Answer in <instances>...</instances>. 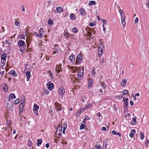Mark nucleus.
<instances>
[{
    "label": "nucleus",
    "instance_id": "obj_63",
    "mask_svg": "<svg viewBox=\"0 0 149 149\" xmlns=\"http://www.w3.org/2000/svg\"><path fill=\"white\" fill-rule=\"evenodd\" d=\"M5 72L4 71H1L0 72V74L1 75H3L4 74Z\"/></svg>",
    "mask_w": 149,
    "mask_h": 149
},
{
    "label": "nucleus",
    "instance_id": "obj_19",
    "mask_svg": "<svg viewBox=\"0 0 149 149\" xmlns=\"http://www.w3.org/2000/svg\"><path fill=\"white\" fill-rule=\"evenodd\" d=\"M30 71H28L26 72V75L27 77V81L29 80V78L30 77Z\"/></svg>",
    "mask_w": 149,
    "mask_h": 149
},
{
    "label": "nucleus",
    "instance_id": "obj_26",
    "mask_svg": "<svg viewBox=\"0 0 149 149\" xmlns=\"http://www.w3.org/2000/svg\"><path fill=\"white\" fill-rule=\"evenodd\" d=\"M42 139H39L37 140V142L36 145L38 146H40L41 144L42 143Z\"/></svg>",
    "mask_w": 149,
    "mask_h": 149
},
{
    "label": "nucleus",
    "instance_id": "obj_54",
    "mask_svg": "<svg viewBox=\"0 0 149 149\" xmlns=\"http://www.w3.org/2000/svg\"><path fill=\"white\" fill-rule=\"evenodd\" d=\"M85 119L86 120H89L90 119V118L88 117V116H85Z\"/></svg>",
    "mask_w": 149,
    "mask_h": 149
},
{
    "label": "nucleus",
    "instance_id": "obj_5",
    "mask_svg": "<svg viewBox=\"0 0 149 149\" xmlns=\"http://www.w3.org/2000/svg\"><path fill=\"white\" fill-rule=\"evenodd\" d=\"M25 98H24V97H22L20 102V109H21V107H22V109H23L24 105V103L25 102Z\"/></svg>",
    "mask_w": 149,
    "mask_h": 149
},
{
    "label": "nucleus",
    "instance_id": "obj_28",
    "mask_svg": "<svg viewBox=\"0 0 149 149\" xmlns=\"http://www.w3.org/2000/svg\"><path fill=\"white\" fill-rule=\"evenodd\" d=\"M96 2L95 1H89L88 4L89 5L96 4Z\"/></svg>",
    "mask_w": 149,
    "mask_h": 149
},
{
    "label": "nucleus",
    "instance_id": "obj_61",
    "mask_svg": "<svg viewBox=\"0 0 149 149\" xmlns=\"http://www.w3.org/2000/svg\"><path fill=\"white\" fill-rule=\"evenodd\" d=\"M116 135H118L120 137L121 136V135L119 132H117Z\"/></svg>",
    "mask_w": 149,
    "mask_h": 149
},
{
    "label": "nucleus",
    "instance_id": "obj_30",
    "mask_svg": "<svg viewBox=\"0 0 149 149\" xmlns=\"http://www.w3.org/2000/svg\"><path fill=\"white\" fill-rule=\"evenodd\" d=\"M9 97H10L11 99H15L16 98L15 95L13 93H11L9 95Z\"/></svg>",
    "mask_w": 149,
    "mask_h": 149
},
{
    "label": "nucleus",
    "instance_id": "obj_15",
    "mask_svg": "<svg viewBox=\"0 0 149 149\" xmlns=\"http://www.w3.org/2000/svg\"><path fill=\"white\" fill-rule=\"evenodd\" d=\"M61 68V64H60V65H57L56 67V71L58 73L60 71V69Z\"/></svg>",
    "mask_w": 149,
    "mask_h": 149
},
{
    "label": "nucleus",
    "instance_id": "obj_32",
    "mask_svg": "<svg viewBox=\"0 0 149 149\" xmlns=\"http://www.w3.org/2000/svg\"><path fill=\"white\" fill-rule=\"evenodd\" d=\"M140 138L141 139H143L144 137V135L143 133L142 132H140Z\"/></svg>",
    "mask_w": 149,
    "mask_h": 149
},
{
    "label": "nucleus",
    "instance_id": "obj_38",
    "mask_svg": "<svg viewBox=\"0 0 149 149\" xmlns=\"http://www.w3.org/2000/svg\"><path fill=\"white\" fill-rule=\"evenodd\" d=\"M19 98H17L14 102V103L15 104H17L19 102Z\"/></svg>",
    "mask_w": 149,
    "mask_h": 149
},
{
    "label": "nucleus",
    "instance_id": "obj_9",
    "mask_svg": "<svg viewBox=\"0 0 149 149\" xmlns=\"http://www.w3.org/2000/svg\"><path fill=\"white\" fill-rule=\"evenodd\" d=\"M65 91L64 88L61 87L59 89V95L62 97L63 94L65 93Z\"/></svg>",
    "mask_w": 149,
    "mask_h": 149
},
{
    "label": "nucleus",
    "instance_id": "obj_14",
    "mask_svg": "<svg viewBox=\"0 0 149 149\" xmlns=\"http://www.w3.org/2000/svg\"><path fill=\"white\" fill-rule=\"evenodd\" d=\"M71 35V34L69 33L68 31H64V36L65 38L69 39V36Z\"/></svg>",
    "mask_w": 149,
    "mask_h": 149
},
{
    "label": "nucleus",
    "instance_id": "obj_8",
    "mask_svg": "<svg viewBox=\"0 0 149 149\" xmlns=\"http://www.w3.org/2000/svg\"><path fill=\"white\" fill-rule=\"evenodd\" d=\"M63 10V9L61 7L59 6L56 8V9L54 10L55 13H61Z\"/></svg>",
    "mask_w": 149,
    "mask_h": 149
},
{
    "label": "nucleus",
    "instance_id": "obj_60",
    "mask_svg": "<svg viewBox=\"0 0 149 149\" xmlns=\"http://www.w3.org/2000/svg\"><path fill=\"white\" fill-rule=\"evenodd\" d=\"M130 104L132 106L134 104V102L132 100H131L130 101Z\"/></svg>",
    "mask_w": 149,
    "mask_h": 149
},
{
    "label": "nucleus",
    "instance_id": "obj_10",
    "mask_svg": "<svg viewBox=\"0 0 149 149\" xmlns=\"http://www.w3.org/2000/svg\"><path fill=\"white\" fill-rule=\"evenodd\" d=\"M47 87L48 89L51 90L54 88V85L51 82H49L48 84H47Z\"/></svg>",
    "mask_w": 149,
    "mask_h": 149
},
{
    "label": "nucleus",
    "instance_id": "obj_49",
    "mask_svg": "<svg viewBox=\"0 0 149 149\" xmlns=\"http://www.w3.org/2000/svg\"><path fill=\"white\" fill-rule=\"evenodd\" d=\"M117 132H116L115 130H113L112 132V133L113 134L115 135L116 134Z\"/></svg>",
    "mask_w": 149,
    "mask_h": 149
},
{
    "label": "nucleus",
    "instance_id": "obj_62",
    "mask_svg": "<svg viewBox=\"0 0 149 149\" xmlns=\"http://www.w3.org/2000/svg\"><path fill=\"white\" fill-rule=\"evenodd\" d=\"M103 25H104L105 24H106V20H103Z\"/></svg>",
    "mask_w": 149,
    "mask_h": 149
},
{
    "label": "nucleus",
    "instance_id": "obj_25",
    "mask_svg": "<svg viewBox=\"0 0 149 149\" xmlns=\"http://www.w3.org/2000/svg\"><path fill=\"white\" fill-rule=\"evenodd\" d=\"M103 52L102 48L101 47H99L98 50V54L99 55H102Z\"/></svg>",
    "mask_w": 149,
    "mask_h": 149
},
{
    "label": "nucleus",
    "instance_id": "obj_52",
    "mask_svg": "<svg viewBox=\"0 0 149 149\" xmlns=\"http://www.w3.org/2000/svg\"><path fill=\"white\" fill-rule=\"evenodd\" d=\"M138 21H139V19H138V18L137 17H136L135 19L134 22L135 23H137V22H138Z\"/></svg>",
    "mask_w": 149,
    "mask_h": 149
},
{
    "label": "nucleus",
    "instance_id": "obj_48",
    "mask_svg": "<svg viewBox=\"0 0 149 149\" xmlns=\"http://www.w3.org/2000/svg\"><path fill=\"white\" fill-rule=\"evenodd\" d=\"M130 67L131 69L133 68L134 67V65L132 63H130Z\"/></svg>",
    "mask_w": 149,
    "mask_h": 149
},
{
    "label": "nucleus",
    "instance_id": "obj_45",
    "mask_svg": "<svg viewBox=\"0 0 149 149\" xmlns=\"http://www.w3.org/2000/svg\"><path fill=\"white\" fill-rule=\"evenodd\" d=\"M101 87H102L103 89H105V87H106V86L105 85L104 83H101Z\"/></svg>",
    "mask_w": 149,
    "mask_h": 149
},
{
    "label": "nucleus",
    "instance_id": "obj_23",
    "mask_svg": "<svg viewBox=\"0 0 149 149\" xmlns=\"http://www.w3.org/2000/svg\"><path fill=\"white\" fill-rule=\"evenodd\" d=\"M119 13L120 14L121 18L122 17H125L124 11L121 9L119 10Z\"/></svg>",
    "mask_w": 149,
    "mask_h": 149
},
{
    "label": "nucleus",
    "instance_id": "obj_56",
    "mask_svg": "<svg viewBox=\"0 0 149 149\" xmlns=\"http://www.w3.org/2000/svg\"><path fill=\"white\" fill-rule=\"evenodd\" d=\"M49 143H47L45 145V147L47 148H48L49 147Z\"/></svg>",
    "mask_w": 149,
    "mask_h": 149
},
{
    "label": "nucleus",
    "instance_id": "obj_59",
    "mask_svg": "<svg viewBox=\"0 0 149 149\" xmlns=\"http://www.w3.org/2000/svg\"><path fill=\"white\" fill-rule=\"evenodd\" d=\"M128 98H125V99H124V98H123V100L124 101H124L127 102V101L128 100Z\"/></svg>",
    "mask_w": 149,
    "mask_h": 149
},
{
    "label": "nucleus",
    "instance_id": "obj_57",
    "mask_svg": "<svg viewBox=\"0 0 149 149\" xmlns=\"http://www.w3.org/2000/svg\"><path fill=\"white\" fill-rule=\"evenodd\" d=\"M21 8L22 9V10L23 12L25 11V8L23 6H21Z\"/></svg>",
    "mask_w": 149,
    "mask_h": 149
},
{
    "label": "nucleus",
    "instance_id": "obj_35",
    "mask_svg": "<svg viewBox=\"0 0 149 149\" xmlns=\"http://www.w3.org/2000/svg\"><path fill=\"white\" fill-rule=\"evenodd\" d=\"M8 86L6 85H4L3 87V90L5 92H6L8 90Z\"/></svg>",
    "mask_w": 149,
    "mask_h": 149
},
{
    "label": "nucleus",
    "instance_id": "obj_39",
    "mask_svg": "<svg viewBox=\"0 0 149 149\" xmlns=\"http://www.w3.org/2000/svg\"><path fill=\"white\" fill-rule=\"evenodd\" d=\"M1 65L2 66V68L3 69V67L4 66V65L5 64L6 61H2V60H1Z\"/></svg>",
    "mask_w": 149,
    "mask_h": 149
},
{
    "label": "nucleus",
    "instance_id": "obj_7",
    "mask_svg": "<svg viewBox=\"0 0 149 149\" xmlns=\"http://www.w3.org/2000/svg\"><path fill=\"white\" fill-rule=\"evenodd\" d=\"M39 109V106L36 104H34L33 108V111L36 115L38 114V110Z\"/></svg>",
    "mask_w": 149,
    "mask_h": 149
},
{
    "label": "nucleus",
    "instance_id": "obj_29",
    "mask_svg": "<svg viewBox=\"0 0 149 149\" xmlns=\"http://www.w3.org/2000/svg\"><path fill=\"white\" fill-rule=\"evenodd\" d=\"M76 75L75 74H71V75H70V77H73V78H71V79H73V78H74V79L76 81H77L78 79L77 77H75V76H76Z\"/></svg>",
    "mask_w": 149,
    "mask_h": 149
},
{
    "label": "nucleus",
    "instance_id": "obj_53",
    "mask_svg": "<svg viewBox=\"0 0 149 149\" xmlns=\"http://www.w3.org/2000/svg\"><path fill=\"white\" fill-rule=\"evenodd\" d=\"M101 130H102V131H106V127H102V128H101Z\"/></svg>",
    "mask_w": 149,
    "mask_h": 149
},
{
    "label": "nucleus",
    "instance_id": "obj_58",
    "mask_svg": "<svg viewBox=\"0 0 149 149\" xmlns=\"http://www.w3.org/2000/svg\"><path fill=\"white\" fill-rule=\"evenodd\" d=\"M20 38L21 39H24V38H25L23 35H21L20 36Z\"/></svg>",
    "mask_w": 149,
    "mask_h": 149
},
{
    "label": "nucleus",
    "instance_id": "obj_21",
    "mask_svg": "<svg viewBox=\"0 0 149 149\" xmlns=\"http://www.w3.org/2000/svg\"><path fill=\"white\" fill-rule=\"evenodd\" d=\"M131 132L130 134V136L131 138H132L134 134H135L136 131L135 130L133 129L131 130Z\"/></svg>",
    "mask_w": 149,
    "mask_h": 149
},
{
    "label": "nucleus",
    "instance_id": "obj_46",
    "mask_svg": "<svg viewBox=\"0 0 149 149\" xmlns=\"http://www.w3.org/2000/svg\"><path fill=\"white\" fill-rule=\"evenodd\" d=\"M53 22L51 19H49L48 22V24L50 25H51L53 24Z\"/></svg>",
    "mask_w": 149,
    "mask_h": 149
},
{
    "label": "nucleus",
    "instance_id": "obj_55",
    "mask_svg": "<svg viewBox=\"0 0 149 149\" xmlns=\"http://www.w3.org/2000/svg\"><path fill=\"white\" fill-rule=\"evenodd\" d=\"M94 25H95V24H93V22L90 23L89 24V26H93Z\"/></svg>",
    "mask_w": 149,
    "mask_h": 149
},
{
    "label": "nucleus",
    "instance_id": "obj_20",
    "mask_svg": "<svg viewBox=\"0 0 149 149\" xmlns=\"http://www.w3.org/2000/svg\"><path fill=\"white\" fill-rule=\"evenodd\" d=\"M10 74L12 76H16L17 75V74L16 73L15 71L13 70H11L10 72Z\"/></svg>",
    "mask_w": 149,
    "mask_h": 149
},
{
    "label": "nucleus",
    "instance_id": "obj_17",
    "mask_svg": "<svg viewBox=\"0 0 149 149\" xmlns=\"http://www.w3.org/2000/svg\"><path fill=\"white\" fill-rule=\"evenodd\" d=\"M7 54L4 53V54H2L1 56V60L2 61H6V59Z\"/></svg>",
    "mask_w": 149,
    "mask_h": 149
},
{
    "label": "nucleus",
    "instance_id": "obj_18",
    "mask_svg": "<svg viewBox=\"0 0 149 149\" xmlns=\"http://www.w3.org/2000/svg\"><path fill=\"white\" fill-rule=\"evenodd\" d=\"M62 127L61 126L59 125L58 126L57 129V130L56 131V133H58V132H62Z\"/></svg>",
    "mask_w": 149,
    "mask_h": 149
},
{
    "label": "nucleus",
    "instance_id": "obj_13",
    "mask_svg": "<svg viewBox=\"0 0 149 149\" xmlns=\"http://www.w3.org/2000/svg\"><path fill=\"white\" fill-rule=\"evenodd\" d=\"M38 35V37L40 38H42L43 36V29L42 28H40V30L39 31V34Z\"/></svg>",
    "mask_w": 149,
    "mask_h": 149
},
{
    "label": "nucleus",
    "instance_id": "obj_33",
    "mask_svg": "<svg viewBox=\"0 0 149 149\" xmlns=\"http://www.w3.org/2000/svg\"><path fill=\"white\" fill-rule=\"evenodd\" d=\"M136 117L134 116L132 119V124L134 125L136 124Z\"/></svg>",
    "mask_w": 149,
    "mask_h": 149
},
{
    "label": "nucleus",
    "instance_id": "obj_43",
    "mask_svg": "<svg viewBox=\"0 0 149 149\" xmlns=\"http://www.w3.org/2000/svg\"><path fill=\"white\" fill-rule=\"evenodd\" d=\"M85 127V125L84 124H82L80 126V130H81L83 129H84Z\"/></svg>",
    "mask_w": 149,
    "mask_h": 149
},
{
    "label": "nucleus",
    "instance_id": "obj_34",
    "mask_svg": "<svg viewBox=\"0 0 149 149\" xmlns=\"http://www.w3.org/2000/svg\"><path fill=\"white\" fill-rule=\"evenodd\" d=\"M15 24L17 26H19L20 25V24L19 22L17 20H15Z\"/></svg>",
    "mask_w": 149,
    "mask_h": 149
},
{
    "label": "nucleus",
    "instance_id": "obj_1",
    "mask_svg": "<svg viewBox=\"0 0 149 149\" xmlns=\"http://www.w3.org/2000/svg\"><path fill=\"white\" fill-rule=\"evenodd\" d=\"M78 70L77 76L78 80H80L83 77L84 74V70L81 68H79Z\"/></svg>",
    "mask_w": 149,
    "mask_h": 149
},
{
    "label": "nucleus",
    "instance_id": "obj_64",
    "mask_svg": "<svg viewBox=\"0 0 149 149\" xmlns=\"http://www.w3.org/2000/svg\"><path fill=\"white\" fill-rule=\"evenodd\" d=\"M97 116L98 117L101 116V114L100 113V112H99V113H97Z\"/></svg>",
    "mask_w": 149,
    "mask_h": 149
},
{
    "label": "nucleus",
    "instance_id": "obj_40",
    "mask_svg": "<svg viewBox=\"0 0 149 149\" xmlns=\"http://www.w3.org/2000/svg\"><path fill=\"white\" fill-rule=\"evenodd\" d=\"M92 105V104H87L86 106L85 107V109L90 108L91 107Z\"/></svg>",
    "mask_w": 149,
    "mask_h": 149
},
{
    "label": "nucleus",
    "instance_id": "obj_51",
    "mask_svg": "<svg viewBox=\"0 0 149 149\" xmlns=\"http://www.w3.org/2000/svg\"><path fill=\"white\" fill-rule=\"evenodd\" d=\"M33 35L36 36H38V35L36 32H34Z\"/></svg>",
    "mask_w": 149,
    "mask_h": 149
},
{
    "label": "nucleus",
    "instance_id": "obj_12",
    "mask_svg": "<svg viewBox=\"0 0 149 149\" xmlns=\"http://www.w3.org/2000/svg\"><path fill=\"white\" fill-rule=\"evenodd\" d=\"M79 14L82 16L86 15V11L85 10L84 8H82L79 10Z\"/></svg>",
    "mask_w": 149,
    "mask_h": 149
},
{
    "label": "nucleus",
    "instance_id": "obj_37",
    "mask_svg": "<svg viewBox=\"0 0 149 149\" xmlns=\"http://www.w3.org/2000/svg\"><path fill=\"white\" fill-rule=\"evenodd\" d=\"M72 31L74 33H76L78 31L76 27H74L72 28Z\"/></svg>",
    "mask_w": 149,
    "mask_h": 149
},
{
    "label": "nucleus",
    "instance_id": "obj_24",
    "mask_svg": "<svg viewBox=\"0 0 149 149\" xmlns=\"http://www.w3.org/2000/svg\"><path fill=\"white\" fill-rule=\"evenodd\" d=\"M70 18L71 20H75L76 19V17L73 13H71L70 16Z\"/></svg>",
    "mask_w": 149,
    "mask_h": 149
},
{
    "label": "nucleus",
    "instance_id": "obj_41",
    "mask_svg": "<svg viewBox=\"0 0 149 149\" xmlns=\"http://www.w3.org/2000/svg\"><path fill=\"white\" fill-rule=\"evenodd\" d=\"M123 93L124 95H126L128 93V91L127 90H124L123 91Z\"/></svg>",
    "mask_w": 149,
    "mask_h": 149
},
{
    "label": "nucleus",
    "instance_id": "obj_11",
    "mask_svg": "<svg viewBox=\"0 0 149 149\" xmlns=\"http://www.w3.org/2000/svg\"><path fill=\"white\" fill-rule=\"evenodd\" d=\"M75 56L73 54L71 55L69 57V60L70 61V62L73 63L75 61Z\"/></svg>",
    "mask_w": 149,
    "mask_h": 149
},
{
    "label": "nucleus",
    "instance_id": "obj_31",
    "mask_svg": "<svg viewBox=\"0 0 149 149\" xmlns=\"http://www.w3.org/2000/svg\"><path fill=\"white\" fill-rule=\"evenodd\" d=\"M67 127V125L66 124H64L63 126V134H65V130Z\"/></svg>",
    "mask_w": 149,
    "mask_h": 149
},
{
    "label": "nucleus",
    "instance_id": "obj_44",
    "mask_svg": "<svg viewBox=\"0 0 149 149\" xmlns=\"http://www.w3.org/2000/svg\"><path fill=\"white\" fill-rule=\"evenodd\" d=\"M95 147L96 149H101V145H99L97 146V145H95Z\"/></svg>",
    "mask_w": 149,
    "mask_h": 149
},
{
    "label": "nucleus",
    "instance_id": "obj_3",
    "mask_svg": "<svg viewBox=\"0 0 149 149\" xmlns=\"http://www.w3.org/2000/svg\"><path fill=\"white\" fill-rule=\"evenodd\" d=\"M6 107L7 109L10 110H12L13 107V104L12 102H7Z\"/></svg>",
    "mask_w": 149,
    "mask_h": 149
},
{
    "label": "nucleus",
    "instance_id": "obj_4",
    "mask_svg": "<svg viewBox=\"0 0 149 149\" xmlns=\"http://www.w3.org/2000/svg\"><path fill=\"white\" fill-rule=\"evenodd\" d=\"M82 59V56L81 54H79L77 56L76 60V63L74 65H76L77 64H79L81 61Z\"/></svg>",
    "mask_w": 149,
    "mask_h": 149
},
{
    "label": "nucleus",
    "instance_id": "obj_6",
    "mask_svg": "<svg viewBox=\"0 0 149 149\" xmlns=\"http://www.w3.org/2000/svg\"><path fill=\"white\" fill-rule=\"evenodd\" d=\"M18 44L19 47H23L24 48L26 47L25 42L23 40H19Z\"/></svg>",
    "mask_w": 149,
    "mask_h": 149
},
{
    "label": "nucleus",
    "instance_id": "obj_16",
    "mask_svg": "<svg viewBox=\"0 0 149 149\" xmlns=\"http://www.w3.org/2000/svg\"><path fill=\"white\" fill-rule=\"evenodd\" d=\"M127 82V80L126 79H123L122 80V82L121 83V86L123 87H124L125 86Z\"/></svg>",
    "mask_w": 149,
    "mask_h": 149
},
{
    "label": "nucleus",
    "instance_id": "obj_42",
    "mask_svg": "<svg viewBox=\"0 0 149 149\" xmlns=\"http://www.w3.org/2000/svg\"><path fill=\"white\" fill-rule=\"evenodd\" d=\"M128 103L127 102L124 101V105L125 108H127L128 106Z\"/></svg>",
    "mask_w": 149,
    "mask_h": 149
},
{
    "label": "nucleus",
    "instance_id": "obj_47",
    "mask_svg": "<svg viewBox=\"0 0 149 149\" xmlns=\"http://www.w3.org/2000/svg\"><path fill=\"white\" fill-rule=\"evenodd\" d=\"M85 109V108H82L80 110L79 112V113H82L84 111V110Z\"/></svg>",
    "mask_w": 149,
    "mask_h": 149
},
{
    "label": "nucleus",
    "instance_id": "obj_36",
    "mask_svg": "<svg viewBox=\"0 0 149 149\" xmlns=\"http://www.w3.org/2000/svg\"><path fill=\"white\" fill-rule=\"evenodd\" d=\"M81 99L83 102H85L86 101V97L84 95H82Z\"/></svg>",
    "mask_w": 149,
    "mask_h": 149
},
{
    "label": "nucleus",
    "instance_id": "obj_50",
    "mask_svg": "<svg viewBox=\"0 0 149 149\" xmlns=\"http://www.w3.org/2000/svg\"><path fill=\"white\" fill-rule=\"evenodd\" d=\"M44 93H45V94L47 95H48L49 94V91L47 90H45Z\"/></svg>",
    "mask_w": 149,
    "mask_h": 149
},
{
    "label": "nucleus",
    "instance_id": "obj_2",
    "mask_svg": "<svg viewBox=\"0 0 149 149\" xmlns=\"http://www.w3.org/2000/svg\"><path fill=\"white\" fill-rule=\"evenodd\" d=\"M54 105L57 111H61L63 108V107H62V105L57 102H55Z\"/></svg>",
    "mask_w": 149,
    "mask_h": 149
},
{
    "label": "nucleus",
    "instance_id": "obj_27",
    "mask_svg": "<svg viewBox=\"0 0 149 149\" xmlns=\"http://www.w3.org/2000/svg\"><path fill=\"white\" fill-rule=\"evenodd\" d=\"M93 81L92 79L89 80L88 83V87H91L93 85Z\"/></svg>",
    "mask_w": 149,
    "mask_h": 149
},
{
    "label": "nucleus",
    "instance_id": "obj_22",
    "mask_svg": "<svg viewBox=\"0 0 149 149\" xmlns=\"http://www.w3.org/2000/svg\"><path fill=\"white\" fill-rule=\"evenodd\" d=\"M125 17H122L121 18V24H122V25L123 26H125L126 24V23L125 22Z\"/></svg>",
    "mask_w": 149,
    "mask_h": 149
}]
</instances>
